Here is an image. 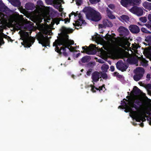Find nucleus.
Returning a JSON list of instances; mask_svg holds the SVG:
<instances>
[{
  "label": "nucleus",
  "mask_w": 151,
  "mask_h": 151,
  "mask_svg": "<svg viewBox=\"0 0 151 151\" xmlns=\"http://www.w3.org/2000/svg\"><path fill=\"white\" fill-rule=\"evenodd\" d=\"M61 38L56 40L53 43V47H55V51L60 54H63L65 56L68 55L71 47L70 45H73L74 43L73 40H69L67 33H70L72 30L69 28L62 27L61 29Z\"/></svg>",
  "instance_id": "f257e3e1"
},
{
  "label": "nucleus",
  "mask_w": 151,
  "mask_h": 151,
  "mask_svg": "<svg viewBox=\"0 0 151 151\" xmlns=\"http://www.w3.org/2000/svg\"><path fill=\"white\" fill-rule=\"evenodd\" d=\"M138 99L141 100L139 96H131L129 99L128 105L126 108L125 111L126 112H130V115L132 117L135 119L137 121H144L145 120V114L146 113L147 108L144 107L140 110L134 111L136 109L133 107L134 101Z\"/></svg>",
  "instance_id": "f03ea898"
},
{
  "label": "nucleus",
  "mask_w": 151,
  "mask_h": 151,
  "mask_svg": "<svg viewBox=\"0 0 151 151\" xmlns=\"http://www.w3.org/2000/svg\"><path fill=\"white\" fill-rule=\"evenodd\" d=\"M104 39L105 40L101 37H98L97 43L102 45L104 49L108 51L109 54L113 55L117 46L114 39L111 35L106 36Z\"/></svg>",
  "instance_id": "7ed1b4c3"
},
{
  "label": "nucleus",
  "mask_w": 151,
  "mask_h": 151,
  "mask_svg": "<svg viewBox=\"0 0 151 151\" xmlns=\"http://www.w3.org/2000/svg\"><path fill=\"white\" fill-rule=\"evenodd\" d=\"M69 19L66 18L64 19V21L65 24H67L70 22V20L71 19L74 21L75 23H73V25L76 28L78 29L84 24V21L83 20L82 17L80 13L77 11L76 12H72L69 15Z\"/></svg>",
  "instance_id": "20e7f679"
},
{
  "label": "nucleus",
  "mask_w": 151,
  "mask_h": 151,
  "mask_svg": "<svg viewBox=\"0 0 151 151\" xmlns=\"http://www.w3.org/2000/svg\"><path fill=\"white\" fill-rule=\"evenodd\" d=\"M83 11L88 19L97 22L100 20L101 18L99 13L90 7H85Z\"/></svg>",
  "instance_id": "39448f33"
},
{
  "label": "nucleus",
  "mask_w": 151,
  "mask_h": 151,
  "mask_svg": "<svg viewBox=\"0 0 151 151\" xmlns=\"http://www.w3.org/2000/svg\"><path fill=\"white\" fill-rule=\"evenodd\" d=\"M21 38L23 40V43H22L25 47H29L33 43L34 39L33 37H30L28 35V33L24 31H22L20 32Z\"/></svg>",
  "instance_id": "423d86ee"
},
{
  "label": "nucleus",
  "mask_w": 151,
  "mask_h": 151,
  "mask_svg": "<svg viewBox=\"0 0 151 151\" xmlns=\"http://www.w3.org/2000/svg\"><path fill=\"white\" fill-rule=\"evenodd\" d=\"M63 21V20H61L60 18H55L52 20V22H51L50 25H48L46 24L44 26V28L43 30V32L46 34H50L51 32V29L52 28V26L54 23L58 24L60 21Z\"/></svg>",
  "instance_id": "0eeeda50"
},
{
  "label": "nucleus",
  "mask_w": 151,
  "mask_h": 151,
  "mask_svg": "<svg viewBox=\"0 0 151 151\" xmlns=\"http://www.w3.org/2000/svg\"><path fill=\"white\" fill-rule=\"evenodd\" d=\"M38 40L40 43L43 46H48L49 40L48 38L43 37L42 35L38 36Z\"/></svg>",
  "instance_id": "6e6552de"
},
{
  "label": "nucleus",
  "mask_w": 151,
  "mask_h": 151,
  "mask_svg": "<svg viewBox=\"0 0 151 151\" xmlns=\"http://www.w3.org/2000/svg\"><path fill=\"white\" fill-rule=\"evenodd\" d=\"M42 18H44L45 20L46 19L49 20V17L48 13L47 12H45L42 14H41L39 15L37 18V19L38 22H41Z\"/></svg>",
  "instance_id": "1a4fd4ad"
},
{
  "label": "nucleus",
  "mask_w": 151,
  "mask_h": 151,
  "mask_svg": "<svg viewBox=\"0 0 151 151\" xmlns=\"http://www.w3.org/2000/svg\"><path fill=\"white\" fill-rule=\"evenodd\" d=\"M132 0H121V4L122 5L125 7H127L133 5Z\"/></svg>",
  "instance_id": "9d476101"
},
{
  "label": "nucleus",
  "mask_w": 151,
  "mask_h": 151,
  "mask_svg": "<svg viewBox=\"0 0 151 151\" xmlns=\"http://www.w3.org/2000/svg\"><path fill=\"white\" fill-rule=\"evenodd\" d=\"M119 45L126 50H128L127 48L129 46L130 44L126 40H124L119 43Z\"/></svg>",
  "instance_id": "9b49d317"
},
{
  "label": "nucleus",
  "mask_w": 151,
  "mask_h": 151,
  "mask_svg": "<svg viewBox=\"0 0 151 151\" xmlns=\"http://www.w3.org/2000/svg\"><path fill=\"white\" fill-rule=\"evenodd\" d=\"M22 20V15H19V14H17L15 16H14L12 17V21H10V25H11L12 22L14 21L15 22H21Z\"/></svg>",
  "instance_id": "f8f14e48"
},
{
  "label": "nucleus",
  "mask_w": 151,
  "mask_h": 151,
  "mask_svg": "<svg viewBox=\"0 0 151 151\" xmlns=\"http://www.w3.org/2000/svg\"><path fill=\"white\" fill-rule=\"evenodd\" d=\"M129 29L132 32L134 33H138L139 31V28L136 25L130 26L129 27Z\"/></svg>",
  "instance_id": "ddd939ff"
},
{
  "label": "nucleus",
  "mask_w": 151,
  "mask_h": 151,
  "mask_svg": "<svg viewBox=\"0 0 151 151\" xmlns=\"http://www.w3.org/2000/svg\"><path fill=\"white\" fill-rule=\"evenodd\" d=\"M118 31L121 34H127L129 32L128 30L127 29L122 27L119 28Z\"/></svg>",
  "instance_id": "4468645a"
},
{
  "label": "nucleus",
  "mask_w": 151,
  "mask_h": 151,
  "mask_svg": "<svg viewBox=\"0 0 151 151\" xmlns=\"http://www.w3.org/2000/svg\"><path fill=\"white\" fill-rule=\"evenodd\" d=\"M143 13V9L140 8H137V11L135 13V14L138 16H140L142 15Z\"/></svg>",
  "instance_id": "2eb2a0df"
},
{
  "label": "nucleus",
  "mask_w": 151,
  "mask_h": 151,
  "mask_svg": "<svg viewBox=\"0 0 151 151\" xmlns=\"http://www.w3.org/2000/svg\"><path fill=\"white\" fill-rule=\"evenodd\" d=\"M148 18L150 20V21L148 22L147 24H146L145 25L151 30V14H149L148 15Z\"/></svg>",
  "instance_id": "dca6fc26"
},
{
  "label": "nucleus",
  "mask_w": 151,
  "mask_h": 151,
  "mask_svg": "<svg viewBox=\"0 0 151 151\" xmlns=\"http://www.w3.org/2000/svg\"><path fill=\"white\" fill-rule=\"evenodd\" d=\"M144 6L145 7L149 10L151 9V5L150 3H145L143 4Z\"/></svg>",
  "instance_id": "f3484780"
},
{
  "label": "nucleus",
  "mask_w": 151,
  "mask_h": 151,
  "mask_svg": "<svg viewBox=\"0 0 151 151\" xmlns=\"http://www.w3.org/2000/svg\"><path fill=\"white\" fill-rule=\"evenodd\" d=\"M12 4L14 6H17L20 5V3L19 1L16 0L12 1Z\"/></svg>",
  "instance_id": "a211bd4d"
},
{
  "label": "nucleus",
  "mask_w": 151,
  "mask_h": 151,
  "mask_svg": "<svg viewBox=\"0 0 151 151\" xmlns=\"http://www.w3.org/2000/svg\"><path fill=\"white\" fill-rule=\"evenodd\" d=\"M121 18L125 22L128 21L129 20V17L125 15H122L121 17Z\"/></svg>",
  "instance_id": "6ab92c4d"
},
{
  "label": "nucleus",
  "mask_w": 151,
  "mask_h": 151,
  "mask_svg": "<svg viewBox=\"0 0 151 151\" xmlns=\"http://www.w3.org/2000/svg\"><path fill=\"white\" fill-rule=\"evenodd\" d=\"M137 7H133L129 11L132 13L135 14L136 11H137Z\"/></svg>",
  "instance_id": "aec40b11"
},
{
  "label": "nucleus",
  "mask_w": 151,
  "mask_h": 151,
  "mask_svg": "<svg viewBox=\"0 0 151 151\" xmlns=\"http://www.w3.org/2000/svg\"><path fill=\"white\" fill-rule=\"evenodd\" d=\"M142 76L136 75L134 76V78L135 81H138L140 80Z\"/></svg>",
  "instance_id": "412c9836"
},
{
  "label": "nucleus",
  "mask_w": 151,
  "mask_h": 151,
  "mask_svg": "<svg viewBox=\"0 0 151 151\" xmlns=\"http://www.w3.org/2000/svg\"><path fill=\"white\" fill-rule=\"evenodd\" d=\"M141 30L143 32L145 33H151V32H150L145 27L142 28H141Z\"/></svg>",
  "instance_id": "4be33fe9"
},
{
  "label": "nucleus",
  "mask_w": 151,
  "mask_h": 151,
  "mask_svg": "<svg viewBox=\"0 0 151 151\" xmlns=\"http://www.w3.org/2000/svg\"><path fill=\"white\" fill-rule=\"evenodd\" d=\"M92 79L93 81L95 82L99 80V78L96 75H94L92 76Z\"/></svg>",
  "instance_id": "5701e85b"
},
{
  "label": "nucleus",
  "mask_w": 151,
  "mask_h": 151,
  "mask_svg": "<svg viewBox=\"0 0 151 151\" xmlns=\"http://www.w3.org/2000/svg\"><path fill=\"white\" fill-rule=\"evenodd\" d=\"M140 21L143 23H145L147 21V18L145 17H141L139 19Z\"/></svg>",
  "instance_id": "b1692460"
},
{
  "label": "nucleus",
  "mask_w": 151,
  "mask_h": 151,
  "mask_svg": "<svg viewBox=\"0 0 151 151\" xmlns=\"http://www.w3.org/2000/svg\"><path fill=\"white\" fill-rule=\"evenodd\" d=\"M146 41L149 42H151V36H147V37L145 39Z\"/></svg>",
  "instance_id": "393cba45"
},
{
  "label": "nucleus",
  "mask_w": 151,
  "mask_h": 151,
  "mask_svg": "<svg viewBox=\"0 0 151 151\" xmlns=\"http://www.w3.org/2000/svg\"><path fill=\"white\" fill-rule=\"evenodd\" d=\"M90 2L92 4H95L99 2L100 0H89Z\"/></svg>",
  "instance_id": "a878e982"
},
{
  "label": "nucleus",
  "mask_w": 151,
  "mask_h": 151,
  "mask_svg": "<svg viewBox=\"0 0 151 151\" xmlns=\"http://www.w3.org/2000/svg\"><path fill=\"white\" fill-rule=\"evenodd\" d=\"M133 5L139 3L141 0H132Z\"/></svg>",
  "instance_id": "bb28decb"
},
{
  "label": "nucleus",
  "mask_w": 151,
  "mask_h": 151,
  "mask_svg": "<svg viewBox=\"0 0 151 151\" xmlns=\"http://www.w3.org/2000/svg\"><path fill=\"white\" fill-rule=\"evenodd\" d=\"M109 68L108 66L107 65H103L101 67V69L103 70H104V68L106 70L107 69Z\"/></svg>",
  "instance_id": "cd10ccee"
},
{
  "label": "nucleus",
  "mask_w": 151,
  "mask_h": 151,
  "mask_svg": "<svg viewBox=\"0 0 151 151\" xmlns=\"http://www.w3.org/2000/svg\"><path fill=\"white\" fill-rule=\"evenodd\" d=\"M137 70V71L138 72H139V73L140 72H142V73H143L144 72L143 69L141 68H138Z\"/></svg>",
  "instance_id": "c85d7f7f"
},
{
  "label": "nucleus",
  "mask_w": 151,
  "mask_h": 151,
  "mask_svg": "<svg viewBox=\"0 0 151 151\" xmlns=\"http://www.w3.org/2000/svg\"><path fill=\"white\" fill-rule=\"evenodd\" d=\"M56 2L58 4H60L63 2V1L62 0H56Z\"/></svg>",
  "instance_id": "c756f323"
},
{
  "label": "nucleus",
  "mask_w": 151,
  "mask_h": 151,
  "mask_svg": "<svg viewBox=\"0 0 151 151\" xmlns=\"http://www.w3.org/2000/svg\"><path fill=\"white\" fill-rule=\"evenodd\" d=\"M108 16L111 19H114L115 18V16L111 14H108Z\"/></svg>",
  "instance_id": "7c9ffc66"
},
{
  "label": "nucleus",
  "mask_w": 151,
  "mask_h": 151,
  "mask_svg": "<svg viewBox=\"0 0 151 151\" xmlns=\"http://www.w3.org/2000/svg\"><path fill=\"white\" fill-rule=\"evenodd\" d=\"M4 44V42L3 41V38L2 36H0V45H2Z\"/></svg>",
  "instance_id": "2f4dec72"
},
{
  "label": "nucleus",
  "mask_w": 151,
  "mask_h": 151,
  "mask_svg": "<svg viewBox=\"0 0 151 151\" xmlns=\"http://www.w3.org/2000/svg\"><path fill=\"white\" fill-rule=\"evenodd\" d=\"M96 47L95 46L93 45H91L89 46V50H91V49Z\"/></svg>",
  "instance_id": "473e14b6"
},
{
  "label": "nucleus",
  "mask_w": 151,
  "mask_h": 151,
  "mask_svg": "<svg viewBox=\"0 0 151 151\" xmlns=\"http://www.w3.org/2000/svg\"><path fill=\"white\" fill-rule=\"evenodd\" d=\"M110 69L111 71H114V67L113 66H111L110 67Z\"/></svg>",
  "instance_id": "72a5a7b5"
},
{
  "label": "nucleus",
  "mask_w": 151,
  "mask_h": 151,
  "mask_svg": "<svg viewBox=\"0 0 151 151\" xmlns=\"http://www.w3.org/2000/svg\"><path fill=\"white\" fill-rule=\"evenodd\" d=\"M96 89H97L96 88H95L94 87H92V88L91 90L93 92H95Z\"/></svg>",
  "instance_id": "f704fd0d"
},
{
  "label": "nucleus",
  "mask_w": 151,
  "mask_h": 151,
  "mask_svg": "<svg viewBox=\"0 0 151 151\" xmlns=\"http://www.w3.org/2000/svg\"><path fill=\"white\" fill-rule=\"evenodd\" d=\"M109 6L111 9H113L114 7V6L112 4H110Z\"/></svg>",
  "instance_id": "c9c22d12"
},
{
  "label": "nucleus",
  "mask_w": 151,
  "mask_h": 151,
  "mask_svg": "<svg viewBox=\"0 0 151 151\" xmlns=\"http://www.w3.org/2000/svg\"><path fill=\"white\" fill-rule=\"evenodd\" d=\"M150 76L149 74L147 75V78H148V79H149L150 78Z\"/></svg>",
  "instance_id": "e433bc0d"
},
{
  "label": "nucleus",
  "mask_w": 151,
  "mask_h": 151,
  "mask_svg": "<svg viewBox=\"0 0 151 151\" xmlns=\"http://www.w3.org/2000/svg\"><path fill=\"white\" fill-rule=\"evenodd\" d=\"M59 10L60 12H61L62 11V9L61 8H60L59 9Z\"/></svg>",
  "instance_id": "4c0bfd02"
},
{
  "label": "nucleus",
  "mask_w": 151,
  "mask_h": 151,
  "mask_svg": "<svg viewBox=\"0 0 151 151\" xmlns=\"http://www.w3.org/2000/svg\"><path fill=\"white\" fill-rule=\"evenodd\" d=\"M82 49H83L85 50V47H82Z\"/></svg>",
  "instance_id": "58836bf2"
},
{
  "label": "nucleus",
  "mask_w": 151,
  "mask_h": 151,
  "mask_svg": "<svg viewBox=\"0 0 151 151\" xmlns=\"http://www.w3.org/2000/svg\"><path fill=\"white\" fill-rule=\"evenodd\" d=\"M70 58H68V60H70Z\"/></svg>",
  "instance_id": "ea45409f"
},
{
  "label": "nucleus",
  "mask_w": 151,
  "mask_h": 151,
  "mask_svg": "<svg viewBox=\"0 0 151 151\" xmlns=\"http://www.w3.org/2000/svg\"><path fill=\"white\" fill-rule=\"evenodd\" d=\"M150 124L151 125V122L150 123Z\"/></svg>",
  "instance_id": "a19ab883"
},
{
  "label": "nucleus",
  "mask_w": 151,
  "mask_h": 151,
  "mask_svg": "<svg viewBox=\"0 0 151 151\" xmlns=\"http://www.w3.org/2000/svg\"><path fill=\"white\" fill-rule=\"evenodd\" d=\"M117 67L118 68V65H117Z\"/></svg>",
  "instance_id": "79ce46f5"
},
{
  "label": "nucleus",
  "mask_w": 151,
  "mask_h": 151,
  "mask_svg": "<svg viewBox=\"0 0 151 151\" xmlns=\"http://www.w3.org/2000/svg\"><path fill=\"white\" fill-rule=\"evenodd\" d=\"M85 50H86V49H85ZM87 50H88V49H87Z\"/></svg>",
  "instance_id": "37998d69"
},
{
  "label": "nucleus",
  "mask_w": 151,
  "mask_h": 151,
  "mask_svg": "<svg viewBox=\"0 0 151 151\" xmlns=\"http://www.w3.org/2000/svg\"><path fill=\"white\" fill-rule=\"evenodd\" d=\"M85 50H86V49H85ZM87 50H88V49H87Z\"/></svg>",
  "instance_id": "c03bdc74"
},
{
  "label": "nucleus",
  "mask_w": 151,
  "mask_h": 151,
  "mask_svg": "<svg viewBox=\"0 0 151 151\" xmlns=\"http://www.w3.org/2000/svg\"><path fill=\"white\" fill-rule=\"evenodd\" d=\"M83 70H81V71H83Z\"/></svg>",
  "instance_id": "a18cd8bd"
},
{
  "label": "nucleus",
  "mask_w": 151,
  "mask_h": 151,
  "mask_svg": "<svg viewBox=\"0 0 151 151\" xmlns=\"http://www.w3.org/2000/svg\"><path fill=\"white\" fill-rule=\"evenodd\" d=\"M101 90H103V87L102 88V89H101Z\"/></svg>",
  "instance_id": "49530a36"
},
{
  "label": "nucleus",
  "mask_w": 151,
  "mask_h": 151,
  "mask_svg": "<svg viewBox=\"0 0 151 151\" xmlns=\"http://www.w3.org/2000/svg\"><path fill=\"white\" fill-rule=\"evenodd\" d=\"M150 59L151 60V59Z\"/></svg>",
  "instance_id": "de8ad7c7"
}]
</instances>
